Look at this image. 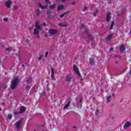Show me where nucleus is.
Segmentation results:
<instances>
[{
	"label": "nucleus",
	"mask_w": 131,
	"mask_h": 131,
	"mask_svg": "<svg viewBox=\"0 0 131 131\" xmlns=\"http://www.w3.org/2000/svg\"><path fill=\"white\" fill-rule=\"evenodd\" d=\"M35 28L34 29L33 34L37 38H39V30H41V27L38 25V22L36 21L35 24Z\"/></svg>",
	"instance_id": "obj_1"
},
{
	"label": "nucleus",
	"mask_w": 131,
	"mask_h": 131,
	"mask_svg": "<svg viewBox=\"0 0 131 131\" xmlns=\"http://www.w3.org/2000/svg\"><path fill=\"white\" fill-rule=\"evenodd\" d=\"M18 83H19V79L18 78H14L13 80L11 82L10 88L11 90H15V89L18 86Z\"/></svg>",
	"instance_id": "obj_2"
},
{
	"label": "nucleus",
	"mask_w": 131,
	"mask_h": 131,
	"mask_svg": "<svg viewBox=\"0 0 131 131\" xmlns=\"http://www.w3.org/2000/svg\"><path fill=\"white\" fill-rule=\"evenodd\" d=\"M73 70L75 73L78 75L79 77H81V75L80 74V73H79V71H78V68H77V66H76V64L73 66Z\"/></svg>",
	"instance_id": "obj_3"
},
{
	"label": "nucleus",
	"mask_w": 131,
	"mask_h": 131,
	"mask_svg": "<svg viewBox=\"0 0 131 131\" xmlns=\"http://www.w3.org/2000/svg\"><path fill=\"white\" fill-rule=\"evenodd\" d=\"M85 33L88 36V38L90 40H94V37L93 36V35H92L91 33H90V31H89V29L85 30Z\"/></svg>",
	"instance_id": "obj_4"
},
{
	"label": "nucleus",
	"mask_w": 131,
	"mask_h": 131,
	"mask_svg": "<svg viewBox=\"0 0 131 131\" xmlns=\"http://www.w3.org/2000/svg\"><path fill=\"white\" fill-rule=\"evenodd\" d=\"M22 123V120H19L17 121L15 124L14 125L16 126V128L18 129L20 128L21 124Z\"/></svg>",
	"instance_id": "obj_5"
},
{
	"label": "nucleus",
	"mask_w": 131,
	"mask_h": 131,
	"mask_svg": "<svg viewBox=\"0 0 131 131\" xmlns=\"http://www.w3.org/2000/svg\"><path fill=\"white\" fill-rule=\"evenodd\" d=\"M58 32L57 30H54V29H50L49 31V33L50 34L53 35V34H56V33Z\"/></svg>",
	"instance_id": "obj_6"
},
{
	"label": "nucleus",
	"mask_w": 131,
	"mask_h": 131,
	"mask_svg": "<svg viewBox=\"0 0 131 131\" xmlns=\"http://www.w3.org/2000/svg\"><path fill=\"white\" fill-rule=\"evenodd\" d=\"M111 19V13L108 12L106 15V21L109 22Z\"/></svg>",
	"instance_id": "obj_7"
},
{
	"label": "nucleus",
	"mask_w": 131,
	"mask_h": 131,
	"mask_svg": "<svg viewBox=\"0 0 131 131\" xmlns=\"http://www.w3.org/2000/svg\"><path fill=\"white\" fill-rule=\"evenodd\" d=\"M130 122L129 121H127L125 123V124L123 126L124 128L125 129V128H127V127H129L130 126Z\"/></svg>",
	"instance_id": "obj_8"
},
{
	"label": "nucleus",
	"mask_w": 131,
	"mask_h": 131,
	"mask_svg": "<svg viewBox=\"0 0 131 131\" xmlns=\"http://www.w3.org/2000/svg\"><path fill=\"white\" fill-rule=\"evenodd\" d=\"M11 5H12V2H11L10 1H8L5 3V5L7 8H10Z\"/></svg>",
	"instance_id": "obj_9"
},
{
	"label": "nucleus",
	"mask_w": 131,
	"mask_h": 131,
	"mask_svg": "<svg viewBox=\"0 0 131 131\" xmlns=\"http://www.w3.org/2000/svg\"><path fill=\"white\" fill-rule=\"evenodd\" d=\"M80 104H78V103L77 104L76 106L77 108H81L82 107V99L81 98L79 101Z\"/></svg>",
	"instance_id": "obj_10"
},
{
	"label": "nucleus",
	"mask_w": 131,
	"mask_h": 131,
	"mask_svg": "<svg viewBox=\"0 0 131 131\" xmlns=\"http://www.w3.org/2000/svg\"><path fill=\"white\" fill-rule=\"evenodd\" d=\"M72 79V77H71V75H68L66 76V81H67L68 82H69Z\"/></svg>",
	"instance_id": "obj_11"
},
{
	"label": "nucleus",
	"mask_w": 131,
	"mask_h": 131,
	"mask_svg": "<svg viewBox=\"0 0 131 131\" xmlns=\"http://www.w3.org/2000/svg\"><path fill=\"white\" fill-rule=\"evenodd\" d=\"M120 51L121 53H123L124 51H125V47H124V45H121L120 47Z\"/></svg>",
	"instance_id": "obj_12"
},
{
	"label": "nucleus",
	"mask_w": 131,
	"mask_h": 131,
	"mask_svg": "<svg viewBox=\"0 0 131 131\" xmlns=\"http://www.w3.org/2000/svg\"><path fill=\"white\" fill-rule=\"evenodd\" d=\"M89 62L90 65H95V61H94V59L93 58H90L89 59Z\"/></svg>",
	"instance_id": "obj_13"
},
{
	"label": "nucleus",
	"mask_w": 131,
	"mask_h": 131,
	"mask_svg": "<svg viewBox=\"0 0 131 131\" xmlns=\"http://www.w3.org/2000/svg\"><path fill=\"white\" fill-rule=\"evenodd\" d=\"M12 117H13V115H12L11 114H9L6 118V120L7 121H9V120H11L12 119Z\"/></svg>",
	"instance_id": "obj_14"
},
{
	"label": "nucleus",
	"mask_w": 131,
	"mask_h": 131,
	"mask_svg": "<svg viewBox=\"0 0 131 131\" xmlns=\"http://www.w3.org/2000/svg\"><path fill=\"white\" fill-rule=\"evenodd\" d=\"M99 13V9H96L95 11H94L93 12L94 17H96L97 15H98V13Z\"/></svg>",
	"instance_id": "obj_15"
},
{
	"label": "nucleus",
	"mask_w": 131,
	"mask_h": 131,
	"mask_svg": "<svg viewBox=\"0 0 131 131\" xmlns=\"http://www.w3.org/2000/svg\"><path fill=\"white\" fill-rule=\"evenodd\" d=\"M32 81V78L31 77H30L28 78V79L26 80V82L28 84H30L31 82Z\"/></svg>",
	"instance_id": "obj_16"
},
{
	"label": "nucleus",
	"mask_w": 131,
	"mask_h": 131,
	"mask_svg": "<svg viewBox=\"0 0 131 131\" xmlns=\"http://www.w3.org/2000/svg\"><path fill=\"white\" fill-rule=\"evenodd\" d=\"M70 103H71V101H69L67 104L65 105V106L63 107V109H67L68 107L70 106Z\"/></svg>",
	"instance_id": "obj_17"
},
{
	"label": "nucleus",
	"mask_w": 131,
	"mask_h": 131,
	"mask_svg": "<svg viewBox=\"0 0 131 131\" xmlns=\"http://www.w3.org/2000/svg\"><path fill=\"white\" fill-rule=\"evenodd\" d=\"M64 9V5H61L58 6L57 7V11H60V10H63Z\"/></svg>",
	"instance_id": "obj_18"
},
{
	"label": "nucleus",
	"mask_w": 131,
	"mask_h": 131,
	"mask_svg": "<svg viewBox=\"0 0 131 131\" xmlns=\"http://www.w3.org/2000/svg\"><path fill=\"white\" fill-rule=\"evenodd\" d=\"M69 11H68L63 13H62L61 15H59V17L60 18H63V17H64V16H65V15H66L67 14H69Z\"/></svg>",
	"instance_id": "obj_19"
},
{
	"label": "nucleus",
	"mask_w": 131,
	"mask_h": 131,
	"mask_svg": "<svg viewBox=\"0 0 131 131\" xmlns=\"http://www.w3.org/2000/svg\"><path fill=\"white\" fill-rule=\"evenodd\" d=\"M113 37V35H112V34H110L106 37V40H109V39H111Z\"/></svg>",
	"instance_id": "obj_20"
},
{
	"label": "nucleus",
	"mask_w": 131,
	"mask_h": 131,
	"mask_svg": "<svg viewBox=\"0 0 131 131\" xmlns=\"http://www.w3.org/2000/svg\"><path fill=\"white\" fill-rule=\"evenodd\" d=\"M114 20H113L111 23V26H110V30H112V29H113V26L114 25Z\"/></svg>",
	"instance_id": "obj_21"
},
{
	"label": "nucleus",
	"mask_w": 131,
	"mask_h": 131,
	"mask_svg": "<svg viewBox=\"0 0 131 131\" xmlns=\"http://www.w3.org/2000/svg\"><path fill=\"white\" fill-rule=\"evenodd\" d=\"M25 107H21L20 108V113H24L25 112Z\"/></svg>",
	"instance_id": "obj_22"
},
{
	"label": "nucleus",
	"mask_w": 131,
	"mask_h": 131,
	"mask_svg": "<svg viewBox=\"0 0 131 131\" xmlns=\"http://www.w3.org/2000/svg\"><path fill=\"white\" fill-rule=\"evenodd\" d=\"M55 7H56V4L54 3L53 5H50L49 8L50 10H54V9H55Z\"/></svg>",
	"instance_id": "obj_23"
},
{
	"label": "nucleus",
	"mask_w": 131,
	"mask_h": 131,
	"mask_svg": "<svg viewBox=\"0 0 131 131\" xmlns=\"http://www.w3.org/2000/svg\"><path fill=\"white\" fill-rule=\"evenodd\" d=\"M5 51L7 52H11V51H14V50H13V48H12V47H9L8 48H6Z\"/></svg>",
	"instance_id": "obj_24"
},
{
	"label": "nucleus",
	"mask_w": 131,
	"mask_h": 131,
	"mask_svg": "<svg viewBox=\"0 0 131 131\" xmlns=\"http://www.w3.org/2000/svg\"><path fill=\"white\" fill-rule=\"evenodd\" d=\"M59 26L60 27H67V25L63 24V23H60L58 24Z\"/></svg>",
	"instance_id": "obj_25"
},
{
	"label": "nucleus",
	"mask_w": 131,
	"mask_h": 131,
	"mask_svg": "<svg viewBox=\"0 0 131 131\" xmlns=\"http://www.w3.org/2000/svg\"><path fill=\"white\" fill-rule=\"evenodd\" d=\"M36 16H39L40 15V10L39 9H37L36 11Z\"/></svg>",
	"instance_id": "obj_26"
},
{
	"label": "nucleus",
	"mask_w": 131,
	"mask_h": 131,
	"mask_svg": "<svg viewBox=\"0 0 131 131\" xmlns=\"http://www.w3.org/2000/svg\"><path fill=\"white\" fill-rule=\"evenodd\" d=\"M25 90H26L27 92H29L30 90V86L29 85H26L25 88Z\"/></svg>",
	"instance_id": "obj_27"
},
{
	"label": "nucleus",
	"mask_w": 131,
	"mask_h": 131,
	"mask_svg": "<svg viewBox=\"0 0 131 131\" xmlns=\"http://www.w3.org/2000/svg\"><path fill=\"white\" fill-rule=\"evenodd\" d=\"M13 11H17L18 10V6L16 5L13 6Z\"/></svg>",
	"instance_id": "obj_28"
},
{
	"label": "nucleus",
	"mask_w": 131,
	"mask_h": 131,
	"mask_svg": "<svg viewBox=\"0 0 131 131\" xmlns=\"http://www.w3.org/2000/svg\"><path fill=\"white\" fill-rule=\"evenodd\" d=\"M111 96H109L106 98V102L107 103H109V102H110V98H111Z\"/></svg>",
	"instance_id": "obj_29"
},
{
	"label": "nucleus",
	"mask_w": 131,
	"mask_h": 131,
	"mask_svg": "<svg viewBox=\"0 0 131 131\" xmlns=\"http://www.w3.org/2000/svg\"><path fill=\"white\" fill-rule=\"evenodd\" d=\"M99 113H100V112H99V108H97L95 115H96V116H98V115H99Z\"/></svg>",
	"instance_id": "obj_30"
},
{
	"label": "nucleus",
	"mask_w": 131,
	"mask_h": 131,
	"mask_svg": "<svg viewBox=\"0 0 131 131\" xmlns=\"http://www.w3.org/2000/svg\"><path fill=\"white\" fill-rule=\"evenodd\" d=\"M46 4L47 5H51V2H50V0H45Z\"/></svg>",
	"instance_id": "obj_31"
},
{
	"label": "nucleus",
	"mask_w": 131,
	"mask_h": 131,
	"mask_svg": "<svg viewBox=\"0 0 131 131\" xmlns=\"http://www.w3.org/2000/svg\"><path fill=\"white\" fill-rule=\"evenodd\" d=\"M51 74H54L55 73V70H54V68L53 67H51Z\"/></svg>",
	"instance_id": "obj_32"
},
{
	"label": "nucleus",
	"mask_w": 131,
	"mask_h": 131,
	"mask_svg": "<svg viewBox=\"0 0 131 131\" xmlns=\"http://www.w3.org/2000/svg\"><path fill=\"white\" fill-rule=\"evenodd\" d=\"M51 79L53 80H55V79H56L55 78V77L54 76V74H51Z\"/></svg>",
	"instance_id": "obj_33"
},
{
	"label": "nucleus",
	"mask_w": 131,
	"mask_h": 131,
	"mask_svg": "<svg viewBox=\"0 0 131 131\" xmlns=\"http://www.w3.org/2000/svg\"><path fill=\"white\" fill-rule=\"evenodd\" d=\"M40 95L41 96H46V92L45 91H43V92H42V93H41L40 94Z\"/></svg>",
	"instance_id": "obj_34"
},
{
	"label": "nucleus",
	"mask_w": 131,
	"mask_h": 131,
	"mask_svg": "<svg viewBox=\"0 0 131 131\" xmlns=\"http://www.w3.org/2000/svg\"><path fill=\"white\" fill-rule=\"evenodd\" d=\"M86 10H88V7L85 6L84 7V9H82V11L85 12V11H86Z\"/></svg>",
	"instance_id": "obj_35"
},
{
	"label": "nucleus",
	"mask_w": 131,
	"mask_h": 131,
	"mask_svg": "<svg viewBox=\"0 0 131 131\" xmlns=\"http://www.w3.org/2000/svg\"><path fill=\"white\" fill-rule=\"evenodd\" d=\"M52 14V11L51 10L47 11V15H51Z\"/></svg>",
	"instance_id": "obj_36"
},
{
	"label": "nucleus",
	"mask_w": 131,
	"mask_h": 131,
	"mask_svg": "<svg viewBox=\"0 0 131 131\" xmlns=\"http://www.w3.org/2000/svg\"><path fill=\"white\" fill-rule=\"evenodd\" d=\"M84 28V25L83 24H81L80 28L82 29Z\"/></svg>",
	"instance_id": "obj_37"
},
{
	"label": "nucleus",
	"mask_w": 131,
	"mask_h": 131,
	"mask_svg": "<svg viewBox=\"0 0 131 131\" xmlns=\"http://www.w3.org/2000/svg\"><path fill=\"white\" fill-rule=\"evenodd\" d=\"M21 113L20 112H14V115H18V114H20Z\"/></svg>",
	"instance_id": "obj_38"
},
{
	"label": "nucleus",
	"mask_w": 131,
	"mask_h": 131,
	"mask_svg": "<svg viewBox=\"0 0 131 131\" xmlns=\"http://www.w3.org/2000/svg\"><path fill=\"white\" fill-rule=\"evenodd\" d=\"M38 7L39 8H40L41 9H42V5H41V4L40 3H38Z\"/></svg>",
	"instance_id": "obj_39"
},
{
	"label": "nucleus",
	"mask_w": 131,
	"mask_h": 131,
	"mask_svg": "<svg viewBox=\"0 0 131 131\" xmlns=\"http://www.w3.org/2000/svg\"><path fill=\"white\" fill-rule=\"evenodd\" d=\"M42 58V56L40 55L39 56V58H38V60L40 61V60H41Z\"/></svg>",
	"instance_id": "obj_40"
},
{
	"label": "nucleus",
	"mask_w": 131,
	"mask_h": 131,
	"mask_svg": "<svg viewBox=\"0 0 131 131\" xmlns=\"http://www.w3.org/2000/svg\"><path fill=\"white\" fill-rule=\"evenodd\" d=\"M8 18H3V20L5 21V22H8Z\"/></svg>",
	"instance_id": "obj_41"
},
{
	"label": "nucleus",
	"mask_w": 131,
	"mask_h": 131,
	"mask_svg": "<svg viewBox=\"0 0 131 131\" xmlns=\"http://www.w3.org/2000/svg\"><path fill=\"white\" fill-rule=\"evenodd\" d=\"M48 55H49V52H46L45 53V58H47V57H48Z\"/></svg>",
	"instance_id": "obj_42"
},
{
	"label": "nucleus",
	"mask_w": 131,
	"mask_h": 131,
	"mask_svg": "<svg viewBox=\"0 0 131 131\" xmlns=\"http://www.w3.org/2000/svg\"><path fill=\"white\" fill-rule=\"evenodd\" d=\"M48 8V5H46L45 6H42V9L44 10L45 9H47Z\"/></svg>",
	"instance_id": "obj_43"
},
{
	"label": "nucleus",
	"mask_w": 131,
	"mask_h": 131,
	"mask_svg": "<svg viewBox=\"0 0 131 131\" xmlns=\"http://www.w3.org/2000/svg\"><path fill=\"white\" fill-rule=\"evenodd\" d=\"M47 91H50V89L49 88V84H47Z\"/></svg>",
	"instance_id": "obj_44"
},
{
	"label": "nucleus",
	"mask_w": 131,
	"mask_h": 131,
	"mask_svg": "<svg viewBox=\"0 0 131 131\" xmlns=\"http://www.w3.org/2000/svg\"><path fill=\"white\" fill-rule=\"evenodd\" d=\"M26 42H27V43H28V42H29V39H26L25 40Z\"/></svg>",
	"instance_id": "obj_45"
},
{
	"label": "nucleus",
	"mask_w": 131,
	"mask_h": 131,
	"mask_svg": "<svg viewBox=\"0 0 131 131\" xmlns=\"http://www.w3.org/2000/svg\"><path fill=\"white\" fill-rule=\"evenodd\" d=\"M112 51H113V48H111L110 49V52H112Z\"/></svg>",
	"instance_id": "obj_46"
},
{
	"label": "nucleus",
	"mask_w": 131,
	"mask_h": 131,
	"mask_svg": "<svg viewBox=\"0 0 131 131\" xmlns=\"http://www.w3.org/2000/svg\"><path fill=\"white\" fill-rule=\"evenodd\" d=\"M32 28H33V26H32L30 28V30H31V29H32Z\"/></svg>",
	"instance_id": "obj_47"
},
{
	"label": "nucleus",
	"mask_w": 131,
	"mask_h": 131,
	"mask_svg": "<svg viewBox=\"0 0 131 131\" xmlns=\"http://www.w3.org/2000/svg\"><path fill=\"white\" fill-rule=\"evenodd\" d=\"M2 48L3 49H4V48H5V46L2 45Z\"/></svg>",
	"instance_id": "obj_48"
},
{
	"label": "nucleus",
	"mask_w": 131,
	"mask_h": 131,
	"mask_svg": "<svg viewBox=\"0 0 131 131\" xmlns=\"http://www.w3.org/2000/svg\"><path fill=\"white\" fill-rule=\"evenodd\" d=\"M129 74H130V75L131 76V70H130L129 72Z\"/></svg>",
	"instance_id": "obj_49"
},
{
	"label": "nucleus",
	"mask_w": 131,
	"mask_h": 131,
	"mask_svg": "<svg viewBox=\"0 0 131 131\" xmlns=\"http://www.w3.org/2000/svg\"><path fill=\"white\" fill-rule=\"evenodd\" d=\"M73 128H76V126H73Z\"/></svg>",
	"instance_id": "obj_50"
},
{
	"label": "nucleus",
	"mask_w": 131,
	"mask_h": 131,
	"mask_svg": "<svg viewBox=\"0 0 131 131\" xmlns=\"http://www.w3.org/2000/svg\"><path fill=\"white\" fill-rule=\"evenodd\" d=\"M129 34H131V28H130V29Z\"/></svg>",
	"instance_id": "obj_51"
},
{
	"label": "nucleus",
	"mask_w": 131,
	"mask_h": 131,
	"mask_svg": "<svg viewBox=\"0 0 131 131\" xmlns=\"http://www.w3.org/2000/svg\"><path fill=\"white\" fill-rule=\"evenodd\" d=\"M116 64H118V61H116Z\"/></svg>",
	"instance_id": "obj_52"
},
{
	"label": "nucleus",
	"mask_w": 131,
	"mask_h": 131,
	"mask_svg": "<svg viewBox=\"0 0 131 131\" xmlns=\"http://www.w3.org/2000/svg\"><path fill=\"white\" fill-rule=\"evenodd\" d=\"M22 67H25V66H24V64H22Z\"/></svg>",
	"instance_id": "obj_53"
},
{
	"label": "nucleus",
	"mask_w": 131,
	"mask_h": 131,
	"mask_svg": "<svg viewBox=\"0 0 131 131\" xmlns=\"http://www.w3.org/2000/svg\"><path fill=\"white\" fill-rule=\"evenodd\" d=\"M75 101H76V102H77V98H76L75 99Z\"/></svg>",
	"instance_id": "obj_54"
},
{
	"label": "nucleus",
	"mask_w": 131,
	"mask_h": 131,
	"mask_svg": "<svg viewBox=\"0 0 131 131\" xmlns=\"http://www.w3.org/2000/svg\"><path fill=\"white\" fill-rule=\"evenodd\" d=\"M75 2H74L73 3V5H75Z\"/></svg>",
	"instance_id": "obj_55"
},
{
	"label": "nucleus",
	"mask_w": 131,
	"mask_h": 131,
	"mask_svg": "<svg viewBox=\"0 0 131 131\" xmlns=\"http://www.w3.org/2000/svg\"><path fill=\"white\" fill-rule=\"evenodd\" d=\"M56 2H59L60 0H55Z\"/></svg>",
	"instance_id": "obj_56"
},
{
	"label": "nucleus",
	"mask_w": 131,
	"mask_h": 131,
	"mask_svg": "<svg viewBox=\"0 0 131 131\" xmlns=\"http://www.w3.org/2000/svg\"><path fill=\"white\" fill-rule=\"evenodd\" d=\"M48 17H49V18H50V17H51V15H49L48 16Z\"/></svg>",
	"instance_id": "obj_57"
},
{
	"label": "nucleus",
	"mask_w": 131,
	"mask_h": 131,
	"mask_svg": "<svg viewBox=\"0 0 131 131\" xmlns=\"http://www.w3.org/2000/svg\"><path fill=\"white\" fill-rule=\"evenodd\" d=\"M62 2H65V0H62Z\"/></svg>",
	"instance_id": "obj_58"
},
{
	"label": "nucleus",
	"mask_w": 131,
	"mask_h": 131,
	"mask_svg": "<svg viewBox=\"0 0 131 131\" xmlns=\"http://www.w3.org/2000/svg\"><path fill=\"white\" fill-rule=\"evenodd\" d=\"M68 99H69V100H70V97H69V98H68Z\"/></svg>",
	"instance_id": "obj_59"
},
{
	"label": "nucleus",
	"mask_w": 131,
	"mask_h": 131,
	"mask_svg": "<svg viewBox=\"0 0 131 131\" xmlns=\"http://www.w3.org/2000/svg\"><path fill=\"white\" fill-rule=\"evenodd\" d=\"M0 111H2V108H0Z\"/></svg>",
	"instance_id": "obj_60"
},
{
	"label": "nucleus",
	"mask_w": 131,
	"mask_h": 131,
	"mask_svg": "<svg viewBox=\"0 0 131 131\" xmlns=\"http://www.w3.org/2000/svg\"><path fill=\"white\" fill-rule=\"evenodd\" d=\"M115 57H117V56H115Z\"/></svg>",
	"instance_id": "obj_61"
},
{
	"label": "nucleus",
	"mask_w": 131,
	"mask_h": 131,
	"mask_svg": "<svg viewBox=\"0 0 131 131\" xmlns=\"http://www.w3.org/2000/svg\"><path fill=\"white\" fill-rule=\"evenodd\" d=\"M0 62H1V59H0Z\"/></svg>",
	"instance_id": "obj_62"
}]
</instances>
